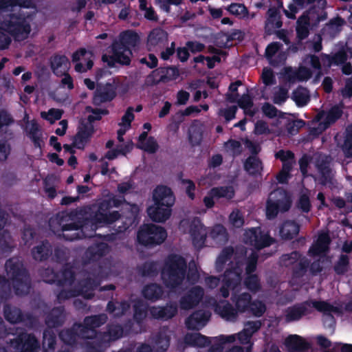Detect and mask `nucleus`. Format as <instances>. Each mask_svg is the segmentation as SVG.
I'll list each match as a JSON object with an SVG mask.
<instances>
[{
	"mask_svg": "<svg viewBox=\"0 0 352 352\" xmlns=\"http://www.w3.org/2000/svg\"><path fill=\"white\" fill-rule=\"evenodd\" d=\"M112 208L109 199H103L98 210L89 214V207L77 208L68 211H61L49 221L50 230L65 241H73L95 236L98 226L111 224L120 217L118 211L109 212Z\"/></svg>",
	"mask_w": 352,
	"mask_h": 352,
	"instance_id": "nucleus-1",
	"label": "nucleus"
},
{
	"mask_svg": "<svg viewBox=\"0 0 352 352\" xmlns=\"http://www.w3.org/2000/svg\"><path fill=\"white\" fill-rule=\"evenodd\" d=\"M187 270L186 260L180 254H169L161 269V279L164 286L174 290L184 283Z\"/></svg>",
	"mask_w": 352,
	"mask_h": 352,
	"instance_id": "nucleus-2",
	"label": "nucleus"
},
{
	"mask_svg": "<svg viewBox=\"0 0 352 352\" xmlns=\"http://www.w3.org/2000/svg\"><path fill=\"white\" fill-rule=\"evenodd\" d=\"M153 205L147 208L149 217L155 222L166 221L171 215L172 206L175 197L171 188L166 186H157L153 192Z\"/></svg>",
	"mask_w": 352,
	"mask_h": 352,
	"instance_id": "nucleus-3",
	"label": "nucleus"
},
{
	"mask_svg": "<svg viewBox=\"0 0 352 352\" xmlns=\"http://www.w3.org/2000/svg\"><path fill=\"white\" fill-rule=\"evenodd\" d=\"M30 14L24 12L10 13L5 15L0 23V28L16 41L27 39L31 32Z\"/></svg>",
	"mask_w": 352,
	"mask_h": 352,
	"instance_id": "nucleus-4",
	"label": "nucleus"
},
{
	"mask_svg": "<svg viewBox=\"0 0 352 352\" xmlns=\"http://www.w3.org/2000/svg\"><path fill=\"white\" fill-rule=\"evenodd\" d=\"M6 271L12 280L15 294L24 296L29 293L30 279L28 272L17 258L8 259L5 264Z\"/></svg>",
	"mask_w": 352,
	"mask_h": 352,
	"instance_id": "nucleus-5",
	"label": "nucleus"
},
{
	"mask_svg": "<svg viewBox=\"0 0 352 352\" xmlns=\"http://www.w3.org/2000/svg\"><path fill=\"white\" fill-rule=\"evenodd\" d=\"M108 320V317L105 314H100L97 315H91L86 316L82 323H78V327L80 328V336L82 339L89 340L86 342V346L94 351V346L99 340V333L102 331L96 330L105 324Z\"/></svg>",
	"mask_w": 352,
	"mask_h": 352,
	"instance_id": "nucleus-6",
	"label": "nucleus"
},
{
	"mask_svg": "<svg viewBox=\"0 0 352 352\" xmlns=\"http://www.w3.org/2000/svg\"><path fill=\"white\" fill-rule=\"evenodd\" d=\"M311 307L317 311H329L332 308L329 303L324 300H305L287 307L285 310V319L287 322L299 321L302 317L313 312Z\"/></svg>",
	"mask_w": 352,
	"mask_h": 352,
	"instance_id": "nucleus-7",
	"label": "nucleus"
},
{
	"mask_svg": "<svg viewBox=\"0 0 352 352\" xmlns=\"http://www.w3.org/2000/svg\"><path fill=\"white\" fill-rule=\"evenodd\" d=\"M166 237L167 232L164 228L152 223L141 226L137 234L138 243L148 248L162 244Z\"/></svg>",
	"mask_w": 352,
	"mask_h": 352,
	"instance_id": "nucleus-8",
	"label": "nucleus"
},
{
	"mask_svg": "<svg viewBox=\"0 0 352 352\" xmlns=\"http://www.w3.org/2000/svg\"><path fill=\"white\" fill-rule=\"evenodd\" d=\"M243 241L257 250L270 246L274 239L268 232H265L261 227L251 228L245 230L243 234Z\"/></svg>",
	"mask_w": 352,
	"mask_h": 352,
	"instance_id": "nucleus-9",
	"label": "nucleus"
},
{
	"mask_svg": "<svg viewBox=\"0 0 352 352\" xmlns=\"http://www.w3.org/2000/svg\"><path fill=\"white\" fill-rule=\"evenodd\" d=\"M8 343L18 352H38L40 350V342L35 335L25 331L20 332Z\"/></svg>",
	"mask_w": 352,
	"mask_h": 352,
	"instance_id": "nucleus-10",
	"label": "nucleus"
},
{
	"mask_svg": "<svg viewBox=\"0 0 352 352\" xmlns=\"http://www.w3.org/2000/svg\"><path fill=\"white\" fill-rule=\"evenodd\" d=\"M140 41V36L136 32L127 30L122 32L119 35V39L114 41L112 45L131 58L132 49L138 46Z\"/></svg>",
	"mask_w": 352,
	"mask_h": 352,
	"instance_id": "nucleus-11",
	"label": "nucleus"
},
{
	"mask_svg": "<svg viewBox=\"0 0 352 352\" xmlns=\"http://www.w3.org/2000/svg\"><path fill=\"white\" fill-rule=\"evenodd\" d=\"M99 340L94 346L93 352H102L104 349L113 341L124 336V328L120 324L109 323L107 331L99 333Z\"/></svg>",
	"mask_w": 352,
	"mask_h": 352,
	"instance_id": "nucleus-12",
	"label": "nucleus"
},
{
	"mask_svg": "<svg viewBox=\"0 0 352 352\" xmlns=\"http://www.w3.org/2000/svg\"><path fill=\"white\" fill-rule=\"evenodd\" d=\"M178 311L175 302H170L164 306H151L148 309L151 318L157 320L167 321L176 316Z\"/></svg>",
	"mask_w": 352,
	"mask_h": 352,
	"instance_id": "nucleus-13",
	"label": "nucleus"
},
{
	"mask_svg": "<svg viewBox=\"0 0 352 352\" xmlns=\"http://www.w3.org/2000/svg\"><path fill=\"white\" fill-rule=\"evenodd\" d=\"M189 233L192 237V244L195 248L201 249L204 247L208 232L199 218H195L192 221L190 225Z\"/></svg>",
	"mask_w": 352,
	"mask_h": 352,
	"instance_id": "nucleus-14",
	"label": "nucleus"
},
{
	"mask_svg": "<svg viewBox=\"0 0 352 352\" xmlns=\"http://www.w3.org/2000/svg\"><path fill=\"white\" fill-rule=\"evenodd\" d=\"M204 295V291L201 287H192L181 297L179 300L180 308L184 310L194 308L202 300Z\"/></svg>",
	"mask_w": 352,
	"mask_h": 352,
	"instance_id": "nucleus-15",
	"label": "nucleus"
},
{
	"mask_svg": "<svg viewBox=\"0 0 352 352\" xmlns=\"http://www.w3.org/2000/svg\"><path fill=\"white\" fill-rule=\"evenodd\" d=\"M116 86L111 82L98 85L93 97V104L99 106L102 103L111 102L116 96Z\"/></svg>",
	"mask_w": 352,
	"mask_h": 352,
	"instance_id": "nucleus-16",
	"label": "nucleus"
},
{
	"mask_svg": "<svg viewBox=\"0 0 352 352\" xmlns=\"http://www.w3.org/2000/svg\"><path fill=\"white\" fill-rule=\"evenodd\" d=\"M3 315L5 319L11 324H18L25 321L32 323L34 321L32 314L30 313L24 314L21 309L10 304H6L3 306Z\"/></svg>",
	"mask_w": 352,
	"mask_h": 352,
	"instance_id": "nucleus-17",
	"label": "nucleus"
},
{
	"mask_svg": "<svg viewBox=\"0 0 352 352\" xmlns=\"http://www.w3.org/2000/svg\"><path fill=\"white\" fill-rule=\"evenodd\" d=\"M95 132L94 124L81 122L76 134L73 137L74 146L78 149H84Z\"/></svg>",
	"mask_w": 352,
	"mask_h": 352,
	"instance_id": "nucleus-18",
	"label": "nucleus"
},
{
	"mask_svg": "<svg viewBox=\"0 0 352 352\" xmlns=\"http://www.w3.org/2000/svg\"><path fill=\"white\" fill-rule=\"evenodd\" d=\"M210 318V314L203 309L192 313L185 321L186 327L189 330L199 331L205 327Z\"/></svg>",
	"mask_w": 352,
	"mask_h": 352,
	"instance_id": "nucleus-19",
	"label": "nucleus"
},
{
	"mask_svg": "<svg viewBox=\"0 0 352 352\" xmlns=\"http://www.w3.org/2000/svg\"><path fill=\"white\" fill-rule=\"evenodd\" d=\"M50 64L52 72L58 77L63 76L70 67L69 60L65 55H53L50 59Z\"/></svg>",
	"mask_w": 352,
	"mask_h": 352,
	"instance_id": "nucleus-20",
	"label": "nucleus"
},
{
	"mask_svg": "<svg viewBox=\"0 0 352 352\" xmlns=\"http://www.w3.org/2000/svg\"><path fill=\"white\" fill-rule=\"evenodd\" d=\"M242 270L236 263L233 267L226 269L225 271L222 282L227 286H231L232 290L234 292L235 289L241 285L242 280Z\"/></svg>",
	"mask_w": 352,
	"mask_h": 352,
	"instance_id": "nucleus-21",
	"label": "nucleus"
},
{
	"mask_svg": "<svg viewBox=\"0 0 352 352\" xmlns=\"http://www.w3.org/2000/svg\"><path fill=\"white\" fill-rule=\"evenodd\" d=\"M285 346L289 352H306L310 348V344L296 334L287 336Z\"/></svg>",
	"mask_w": 352,
	"mask_h": 352,
	"instance_id": "nucleus-22",
	"label": "nucleus"
},
{
	"mask_svg": "<svg viewBox=\"0 0 352 352\" xmlns=\"http://www.w3.org/2000/svg\"><path fill=\"white\" fill-rule=\"evenodd\" d=\"M65 320V307L63 306L54 307L45 317V324L48 328L52 329L62 326Z\"/></svg>",
	"mask_w": 352,
	"mask_h": 352,
	"instance_id": "nucleus-23",
	"label": "nucleus"
},
{
	"mask_svg": "<svg viewBox=\"0 0 352 352\" xmlns=\"http://www.w3.org/2000/svg\"><path fill=\"white\" fill-rule=\"evenodd\" d=\"M111 49L112 53L111 56H107V55H103L102 57V61L107 63L109 67H113L116 63H118L122 65H129L131 64V58H129L127 55L123 54L112 44Z\"/></svg>",
	"mask_w": 352,
	"mask_h": 352,
	"instance_id": "nucleus-24",
	"label": "nucleus"
},
{
	"mask_svg": "<svg viewBox=\"0 0 352 352\" xmlns=\"http://www.w3.org/2000/svg\"><path fill=\"white\" fill-rule=\"evenodd\" d=\"M214 310L222 318L226 320L234 321L238 317L237 310L227 300H219L216 305Z\"/></svg>",
	"mask_w": 352,
	"mask_h": 352,
	"instance_id": "nucleus-25",
	"label": "nucleus"
},
{
	"mask_svg": "<svg viewBox=\"0 0 352 352\" xmlns=\"http://www.w3.org/2000/svg\"><path fill=\"white\" fill-rule=\"evenodd\" d=\"M53 247L48 240L45 239L32 249V258L35 261H47L52 254Z\"/></svg>",
	"mask_w": 352,
	"mask_h": 352,
	"instance_id": "nucleus-26",
	"label": "nucleus"
},
{
	"mask_svg": "<svg viewBox=\"0 0 352 352\" xmlns=\"http://www.w3.org/2000/svg\"><path fill=\"white\" fill-rule=\"evenodd\" d=\"M331 239L327 232L319 234L318 238L314 245H312L309 252L314 256H320L326 254L329 251V245Z\"/></svg>",
	"mask_w": 352,
	"mask_h": 352,
	"instance_id": "nucleus-27",
	"label": "nucleus"
},
{
	"mask_svg": "<svg viewBox=\"0 0 352 352\" xmlns=\"http://www.w3.org/2000/svg\"><path fill=\"white\" fill-rule=\"evenodd\" d=\"M231 300L234 305L238 314L246 313L252 300V296L248 292L237 294L233 292L231 296Z\"/></svg>",
	"mask_w": 352,
	"mask_h": 352,
	"instance_id": "nucleus-28",
	"label": "nucleus"
},
{
	"mask_svg": "<svg viewBox=\"0 0 352 352\" xmlns=\"http://www.w3.org/2000/svg\"><path fill=\"white\" fill-rule=\"evenodd\" d=\"M272 199L278 205L280 212H287L292 206V199L288 192L283 189H278L270 194Z\"/></svg>",
	"mask_w": 352,
	"mask_h": 352,
	"instance_id": "nucleus-29",
	"label": "nucleus"
},
{
	"mask_svg": "<svg viewBox=\"0 0 352 352\" xmlns=\"http://www.w3.org/2000/svg\"><path fill=\"white\" fill-rule=\"evenodd\" d=\"M60 340L66 345L75 346L77 344L78 338H82L80 336V328L78 327V324H74L71 328L63 329L59 332Z\"/></svg>",
	"mask_w": 352,
	"mask_h": 352,
	"instance_id": "nucleus-30",
	"label": "nucleus"
},
{
	"mask_svg": "<svg viewBox=\"0 0 352 352\" xmlns=\"http://www.w3.org/2000/svg\"><path fill=\"white\" fill-rule=\"evenodd\" d=\"M342 107L337 104L333 105L326 112L324 120L318 124L319 128L322 130H326L336 123L342 117Z\"/></svg>",
	"mask_w": 352,
	"mask_h": 352,
	"instance_id": "nucleus-31",
	"label": "nucleus"
},
{
	"mask_svg": "<svg viewBox=\"0 0 352 352\" xmlns=\"http://www.w3.org/2000/svg\"><path fill=\"white\" fill-rule=\"evenodd\" d=\"M185 344L194 347H206L211 344L210 338L199 332L187 333L184 338Z\"/></svg>",
	"mask_w": 352,
	"mask_h": 352,
	"instance_id": "nucleus-32",
	"label": "nucleus"
},
{
	"mask_svg": "<svg viewBox=\"0 0 352 352\" xmlns=\"http://www.w3.org/2000/svg\"><path fill=\"white\" fill-rule=\"evenodd\" d=\"M164 294L163 287L157 283L146 285L142 291V296L151 302H156L162 298Z\"/></svg>",
	"mask_w": 352,
	"mask_h": 352,
	"instance_id": "nucleus-33",
	"label": "nucleus"
},
{
	"mask_svg": "<svg viewBox=\"0 0 352 352\" xmlns=\"http://www.w3.org/2000/svg\"><path fill=\"white\" fill-rule=\"evenodd\" d=\"M148 309L149 307L147 304L143 300L137 298L133 300V319L137 324L141 325L144 322V320L147 317Z\"/></svg>",
	"mask_w": 352,
	"mask_h": 352,
	"instance_id": "nucleus-34",
	"label": "nucleus"
},
{
	"mask_svg": "<svg viewBox=\"0 0 352 352\" xmlns=\"http://www.w3.org/2000/svg\"><path fill=\"white\" fill-rule=\"evenodd\" d=\"M299 225L294 221L287 220L283 223L279 230V234L284 240H291L298 235Z\"/></svg>",
	"mask_w": 352,
	"mask_h": 352,
	"instance_id": "nucleus-35",
	"label": "nucleus"
},
{
	"mask_svg": "<svg viewBox=\"0 0 352 352\" xmlns=\"http://www.w3.org/2000/svg\"><path fill=\"white\" fill-rule=\"evenodd\" d=\"M109 252V245L106 243H98L89 247L85 252L89 260L96 261Z\"/></svg>",
	"mask_w": 352,
	"mask_h": 352,
	"instance_id": "nucleus-36",
	"label": "nucleus"
},
{
	"mask_svg": "<svg viewBox=\"0 0 352 352\" xmlns=\"http://www.w3.org/2000/svg\"><path fill=\"white\" fill-rule=\"evenodd\" d=\"M245 170L252 176H256L263 170L262 162L256 156H249L244 162Z\"/></svg>",
	"mask_w": 352,
	"mask_h": 352,
	"instance_id": "nucleus-37",
	"label": "nucleus"
},
{
	"mask_svg": "<svg viewBox=\"0 0 352 352\" xmlns=\"http://www.w3.org/2000/svg\"><path fill=\"white\" fill-rule=\"evenodd\" d=\"M292 99L298 107H304L310 100L309 91L306 87L299 85L292 91Z\"/></svg>",
	"mask_w": 352,
	"mask_h": 352,
	"instance_id": "nucleus-38",
	"label": "nucleus"
},
{
	"mask_svg": "<svg viewBox=\"0 0 352 352\" xmlns=\"http://www.w3.org/2000/svg\"><path fill=\"white\" fill-rule=\"evenodd\" d=\"M170 339L162 332H158L153 338V349L155 352H165L170 346Z\"/></svg>",
	"mask_w": 352,
	"mask_h": 352,
	"instance_id": "nucleus-39",
	"label": "nucleus"
},
{
	"mask_svg": "<svg viewBox=\"0 0 352 352\" xmlns=\"http://www.w3.org/2000/svg\"><path fill=\"white\" fill-rule=\"evenodd\" d=\"M234 254V248L232 246L224 248L215 262V268L218 272L223 271L226 263L230 261Z\"/></svg>",
	"mask_w": 352,
	"mask_h": 352,
	"instance_id": "nucleus-40",
	"label": "nucleus"
},
{
	"mask_svg": "<svg viewBox=\"0 0 352 352\" xmlns=\"http://www.w3.org/2000/svg\"><path fill=\"white\" fill-rule=\"evenodd\" d=\"M296 38L304 41L309 35V20L308 18H299L296 23Z\"/></svg>",
	"mask_w": 352,
	"mask_h": 352,
	"instance_id": "nucleus-41",
	"label": "nucleus"
},
{
	"mask_svg": "<svg viewBox=\"0 0 352 352\" xmlns=\"http://www.w3.org/2000/svg\"><path fill=\"white\" fill-rule=\"evenodd\" d=\"M243 283L246 289L254 294L261 289V279L256 274H246Z\"/></svg>",
	"mask_w": 352,
	"mask_h": 352,
	"instance_id": "nucleus-42",
	"label": "nucleus"
},
{
	"mask_svg": "<svg viewBox=\"0 0 352 352\" xmlns=\"http://www.w3.org/2000/svg\"><path fill=\"white\" fill-rule=\"evenodd\" d=\"M80 292L87 299H91L94 296V290L97 287V282L90 277L84 279L81 283Z\"/></svg>",
	"mask_w": 352,
	"mask_h": 352,
	"instance_id": "nucleus-43",
	"label": "nucleus"
},
{
	"mask_svg": "<svg viewBox=\"0 0 352 352\" xmlns=\"http://www.w3.org/2000/svg\"><path fill=\"white\" fill-rule=\"evenodd\" d=\"M58 286L72 285L75 279V274L70 267H64L60 272H58Z\"/></svg>",
	"mask_w": 352,
	"mask_h": 352,
	"instance_id": "nucleus-44",
	"label": "nucleus"
},
{
	"mask_svg": "<svg viewBox=\"0 0 352 352\" xmlns=\"http://www.w3.org/2000/svg\"><path fill=\"white\" fill-rule=\"evenodd\" d=\"M56 344V335L52 329H46L43 333V347L44 351L47 349L54 351Z\"/></svg>",
	"mask_w": 352,
	"mask_h": 352,
	"instance_id": "nucleus-45",
	"label": "nucleus"
},
{
	"mask_svg": "<svg viewBox=\"0 0 352 352\" xmlns=\"http://www.w3.org/2000/svg\"><path fill=\"white\" fill-rule=\"evenodd\" d=\"M138 272L143 277H155L158 274L157 263L146 261L138 267Z\"/></svg>",
	"mask_w": 352,
	"mask_h": 352,
	"instance_id": "nucleus-46",
	"label": "nucleus"
},
{
	"mask_svg": "<svg viewBox=\"0 0 352 352\" xmlns=\"http://www.w3.org/2000/svg\"><path fill=\"white\" fill-rule=\"evenodd\" d=\"M309 266V260L303 256L293 266L292 276L295 278H302L307 273Z\"/></svg>",
	"mask_w": 352,
	"mask_h": 352,
	"instance_id": "nucleus-47",
	"label": "nucleus"
},
{
	"mask_svg": "<svg viewBox=\"0 0 352 352\" xmlns=\"http://www.w3.org/2000/svg\"><path fill=\"white\" fill-rule=\"evenodd\" d=\"M322 60L327 61V65L331 67L332 65H342L344 64L347 60V54L344 51H339L333 56H330L326 54H322Z\"/></svg>",
	"mask_w": 352,
	"mask_h": 352,
	"instance_id": "nucleus-48",
	"label": "nucleus"
},
{
	"mask_svg": "<svg viewBox=\"0 0 352 352\" xmlns=\"http://www.w3.org/2000/svg\"><path fill=\"white\" fill-rule=\"evenodd\" d=\"M226 10L239 19H247L249 16L248 9L243 3H232Z\"/></svg>",
	"mask_w": 352,
	"mask_h": 352,
	"instance_id": "nucleus-49",
	"label": "nucleus"
},
{
	"mask_svg": "<svg viewBox=\"0 0 352 352\" xmlns=\"http://www.w3.org/2000/svg\"><path fill=\"white\" fill-rule=\"evenodd\" d=\"M210 194L217 199L226 198L231 199L234 196V191L232 186H219L211 188Z\"/></svg>",
	"mask_w": 352,
	"mask_h": 352,
	"instance_id": "nucleus-50",
	"label": "nucleus"
},
{
	"mask_svg": "<svg viewBox=\"0 0 352 352\" xmlns=\"http://www.w3.org/2000/svg\"><path fill=\"white\" fill-rule=\"evenodd\" d=\"M161 68L163 73L160 80L164 83L176 80L179 76V69L175 66H161Z\"/></svg>",
	"mask_w": 352,
	"mask_h": 352,
	"instance_id": "nucleus-51",
	"label": "nucleus"
},
{
	"mask_svg": "<svg viewBox=\"0 0 352 352\" xmlns=\"http://www.w3.org/2000/svg\"><path fill=\"white\" fill-rule=\"evenodd\" d=\"M274 156L276 159L281 161L282 166H284V164H287L293 168L295 164L294 153L290 150L280 149L275 153Z\"/></svg>",
	"mask_w": 352,
	"mask_h": 352,
	"instance_id": "nucleus-52",
	"label": "nucleus"
},
{
	"mask_svg": "<svg viewBox=\"0 0 352 352\" xmlns=\"http://www.w3.org/2000/svg\"><path fill=\"white\" fill-rule=\"evenodd\" d=\"M349 257L346 254H342L337 262L334 264L333 270L338 275H344L349 268Z\"/></svg>",
	"mask_w": 352,
	"mask_h": 352,
	"instance_id": "nucleus-53",
	"label": "nucleus"
},
{
	"mask_svg": "<svg viewBox=\"0 0 352 352\" xmlns=\"http://www.w3.org/2000/svg\"><path fill=\"white\" fill-rule=\"evenodd\" d=\"M209 236L218 242L225 241L227 239L226 229L223 226L217 224L211 229Z\"/></svg>",
	"mask_w": 352,
	"mask_h": 352,
	"instance_id": "nucleus-54",
	"label": "nucleus"
},
{
	"mask_svg": "<svg viewBox=\"0 0 352 352\" xmlns=\"http://www.w3.org/2000/svg\"><path fill=\"white\" fill-rule=\"evenodd\" d=\"M86 110L92 113L91 115L88 116L87 122H85L86 124H94L95 121L100 120L102 119V116L107 115L109 113V111L106 109H102L87 107Z\"/></svg>",
	"mask_w": 352,
	"mask_h": 352,
	"instance_id": "nucleus-55",
	"label": "nucleus"
},
{
	"mask_svg": "<svg viewBox=\"0 0 352 352\" xmlns=\"http://www.w3.org/2000/svg\"><path fill=\"white\" fill-rule=\"evenodd\" d=\"M40 275L44 282L50 284H57L58 272L52 267L43 268L40 270Z\"/></svg>",
	"mask_w": 352,
	"mask_h": 352,
	"instance_id": "nucleus-56",
	"label": "nucleus"
},
{
	"mask_svg": "<svg viewBox=\"0 0 352 352\" xmlns=\"http://www.w3.org/2000/svg\"><path fill=\"white\" fill-rule=\"evenodd\" d=\"M266 311V306L262 301L256 300L251 301L248 311L247 312L252 314L256 317H261Z\"/></svg>",
	"mask_w": 352,
	"mask_h": 352,
	"instance_id": "nucleus-57",
	"label": "nucleus"
},
{
	"mask_svg": "<svg viewBox=\"0 0 352 352\" xmlns=\"http://www.w3.org/2000/svg\"><path fill=\"white\" fill-rule=\"evenodd\" d=\"M303 256L299 251H293L289 254H283L281 256L280 261L286 267L294 265Z\"/></svg>",
	"mask_w": 352,
	"mask_h": 352,
	"instance_id": "nucleus-58",
	"label": "nucleus"
},
{
	"mask_svg": "<svg viewBox=\"0 0 352 352\" xmlns=\"http://www.w3.org/2000/svg\"><path fill=\"white\" fill-rule=\"evenodd\" d=\"M267 13L268 14V22L274 25L276 28H280L283 22L278 10L275 7L270 8Z\"/></svg>",
	"mask_w": 352,
	"mask_h": 352,
	"instance_id": "nucleus-59",
	"label": "nucleus"
},
{
	"mask_svg": "<svg viewBox=\"0 0 352 352\" xmlns=\"http://www.w3.org/2000/svg\"><path fill=\"white\" fill-rule=\"evenodd\" d=\"M305 122L303 120L298 119L294 120H288L285 124V129L290 135H296L298 133L299 129L304 127Z\"/></svg>",
	"mask_w": 352,
	"mask_h": 352,
	"instance_id": "nucleus-60",
	"label": "nucleus"
},
{
	"mask_svg": "<svg viewBox=\"0 0 352 352\" xmlns=\"http://www.w3.org/2000/svg\"><path fill=\"white\" fill-rule=\"evenodd\" d=\"M258 256L256 252H252L246 258L245 274H252L256 270Z\"/></svg>",
	"mask_w": 352,
	"mask_h": 352,
	"instance_id": "nucleus-61",
	"label": "nucleus"
},
{
	"mask_svg": "<svg viewBox=\"0 0 352 352\" xmlns=\"http://www.w3.org/2000/svg\"><path fill=\"white\" fill-rule=\"evenodd\" d=\"M63 115V111L58 109L52 108L47 113L42 112L41 117L47 120L50 124H53L56 120H59Z\"/></svg>",
	"mask_w": 352,
	"mask_h": 352,
	"instance_id": "nucleus-62",
	"label": "nucleus"
},
{
	"mask_svg": "<svg viewBox=\"0 0 352 352\" xmlns=\"http://www.w3.org/2000/svg\"><path fill=\"white\" fill-rule=\"evenodd\" d=\"M10 286L8 280L3 276H0V300H6L10 298Z\"/></svg>",
	"mask_w": 352,
	"mask_h": 352,
	"instance_id": "nucleus-63",
	"label": "nucleus"
},
{
	"mask_svg": "<svg viewBox=\"0 0 352 352\" xmlns=\"http://www.w3.org/2000/svg\"><path fill=\"white\" fill-rule=\"evenodd\" d=\"M297 208L304 213H308L311 208L309 197L307 194H302L296 203Z\"/></svg>",
	"mask_w": 352,
	"mask_h": 352,
	"instance_id": "nucleus-64",
	"label": "nucleus"
}]
</instances>
